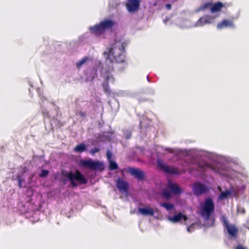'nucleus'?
<instances>
[{"label":"nucleus","instance_id":"obj_1","mask_svg":"<svg viewBox=\"0 0 249 249\" xmlns=\"http://www.w3.org/2000/svg\"><path fill=\"white\" fill-rule=\"evenodd\" d=\"M124 47L122 44L115 43L111 45L104 52L103 55L107 62L108 61L109 66L106 73L104 74L105 81L103 84L105 92L109 93L108 82L111 79H113V76L109 74V72L114 71V64H123L127 65L125 55L124 54Z\"/></svg>","mask_w":249,"mask_h":249},{"label":"nucleus","instance_id":"obj_2","mask_svg":"<svg viewBox=\"0 0 249 249\" xmlns=\"http://www.w3.org/2000/svg\"><path fill=\"white\" fill-rule=\"evenodd\" d=\"M114 25V22L110 19H105L99 24L90 27V32L96 36H100L103 34L105 31L111 29Z\"/></svg>","mask_w":249,"mask_h":249},{"label":"nucleus","instance_id":"obj_3","mask_svg":"<svg viewBox=\"0 0 249 249\" xmlns=\"http://www.w3.org/2000/svg\"><path fill=\"white\" fill-rule=\"evenodd\" d=\"M62 175L63 177L67 178L71 182L72 187H77V184L74 181L76 180L81 184H86L87 180L82 173L78 170L75 171L73 173L72 172H62Z\"/></svg>","mask_w":249,"mask_h":249},{"label":"nucleus","instance_id":"obj_4","mask_svg":"<svg viewBox=\"0 0 249 249\" xmlns=\"http://www.w3.org/2000/svg\"><path fill=\"white\" fill-rule=\"evenodd\" d=\"M214 211V204L211 198H206L204 203L200 205V215L206 220H208L210 218L211 215Z\"/></svg>","mask_w":249,"mask_h":249},{"label":"nucleus","instance_id":"obj_5","mask_svg":"<svg viewBox=\"0 0 249 249\" xmlns=\"http://www.w3.org/2000/svg\"><path fill=\"white\" fill-rule=\"evenodd\" d=\"M80 165L85 168L89 169L91 170H104L103 164L99 161H94L91 159L88 160H81L80 161Z\"/></svg>","mask_w":249,"mask_h":249},{"label":"nucleus","instance_id":"obj_6","mask_svg":"<svg viewBox=\"0 0 249 249\" xmlns=\"http://www.w3.org/2000/svg\"><path fill=\"white\" fill-rule=\"evenodd\" d=\"M210 11L211 13H214L218 12V2L213 3L212 2H206L201 4L195 10L196 13L200 12Z\"/></svg>","mask_w":249,"mask_h":249},{"label":"nucleus","instance_id":"obj_7","mask_svg":"<svg viewBox=\"0 0 249 249\" xmlns=\"http://www.w3.org/2000/svg\"><path fill=\"white\" fill-rule=\"evenodd\" d=\"M192 190L195 196H199L207 193L209 191V188L204 184L196 182L192 186Z\"/></svg>","mask_w":249,"mask_h":249},{"label":"nucleus","instance_id":"obj_8","mask_svg":"<svg viewBox=\"0 0 249 249\" xmlns=\"http://www.w3.org/2000/svg\"><path fill=\"white\" fill-rule=\"evenodd\" d=\"M127 172L140 181H142L145 178V174L139 168L129 167L127 169Z\"/></svg>","mask_w":249,"mask_h":249},{"label":"nucleus","instance_id":"obj_9","mask_svg":"<svg viewBox=\"0 0 249 249\" xmlns=\"http://www.w3.org/2000/svg\"><path fill=\"white\" fill-rule=\"evenodd\" d=\"M158 164L159 166L166 173L173 175H180L181 173L180 170L178 168L170 167L162 162L158 161Z\"/></svg>","mask_w":249,"mask_h":249},{"label":"nucleus","instance_id":"obj_10","mask_svg":"<svg viewBox=\"0 0 249 249\" xmlns=\"http://www.w3.org/2000/svg\"><path fill=\"white\" fill-rule=\"evenodd\" d=\"M215 18V17L210 15H205L199 18L196 22L197 26H202L207 24L212 23Z\"/></svg>","mask_w":249,"mask_h":249},{"label":"nucleus","instance_id":"obj_11","mask_svg":"<svg viewBox=\"0 0 249 249\" xmlns=\"http://www.w3.org/2000/svg\"><path fill=\"white\" fill-rule=\"evenodd\" d=\"M116 186L121 192H127L129 188L128 183L121 178H119L116 181Z\"/></svg>","mask_w":249,"mask_h":249},{"label":"nucleus","instance_id":"obj_12","mask_svg":"<svg viewBox=\"0 0 249 249\" xmlns=\"http://www.w3.org/2000/svg\"><path fill=\"white\" fill-rule=\"evenodd\" d=\"M140 4V0H128L126 6L129 12H134L139 9Z\"/></svg>","mask_w":249,"mask_h":249},{"label":"nucleus","instance_id":"obj_13","mask_svg":"<svg viewBox=\"0 0 249 249\" xmlns=\"http://www.w3.org/2000/svg\"><path fill=\"white\" fill-rule=\"evenodd\" d=\"M169 219L173 223H177L182 220L185 222L188 220V218L186 216L183 215L182 213H179L173 216L170 217Z\"/></svg>","mask_w":249,"mask_h":249},{"label":"nucleus","instance_id":"obj_14","mask_svg":"<svg viewBox=\"0 0 249 249\" xmlns=\"http://www.w3.org/2000/svg\"><path fill=\"white\" fill-rule=\"evenodd\" d=\"M168 186L171 189L172 192L175 195L180 194L181 192V190L179 186L171 182H168Z\"/></svg>","mask_w":249,"mask_h":249},{"label":"nucleus","instance_id":"obj_15","mask_svg":"<svg viewBox=\"0 0 249 249\" xmlns=\"http://www.w3.org/2000/svg\"><path fill=\"white\" fill-rule=\"evenodd\" d=\"M138 212L139 213L143 215H151L153 216L154 214V210L150 207H146L145 208H139Z\"/></svg>","mask_w":249,"mask_h":249},{"label":"nucleus","instance_id":"obj_16","mask_svg":"<svg viewBox=\"0 0 249 249\" xmlns=\"http://www.w3.org/2000/svg\"><path fill=\"white\" fill-rule=\"evenodd\" d=\"M198 166L204 170H206L208 169H210L213 171H217L216 169L212 165L205 162H204L203 163H199Z\"/></svg>","mask_w":249,"mask_h":249},{"label":"nucleus","instance_id":"obj_17","mask_svg":"<svg viewBox=\"0 0 249 249\" xmlns=\"http://www.w3.org/2000/svg\"><path fill=\"white\" fill-rule=\"evenodd\" d=\"M86 150V147L85 144L81 143L77 145L73 148V150L76 152L82 153Z\"/></svg>","mask_w":249,"mask_h":249},{"label":"nucleus","instance_id":"obj_18","mask_svg":"<svg viewBox=\"0 0 249 249\" xmlns=\"http://www.w3.org/2000/svg\"><path fill=\"white\" fill-rule=\"evenodd\" d=\"M160 206L165 208L167 210H172L174 208V205L172 203H161Z\"/></svg>","mask_w":249,"mask_h":249},{"label":"nucleus","instance_id":"obj_19","mask_svg":"<svg viewBox=\"0 0 249 249\" xmlns=\"http://www.w3.org/2000/svg\"><path fill=\"white\" fill-rule=\"evenodd\" d=\"M118 166L117 164L113 161H110L109 164V168L110 170H116L118 169Z\"/></svg>","mask_w":249,"mask_h":249},{"label":"nucleus","instance_id":"obj_20","mask_svg":"<svg viewBox=\"0 0 249 249\" xmlns=\"http://www.w3.org/2000/svg\"><path fill=\"white\" fill-rule=\"evenodd\" d=\"M88 59V57H84L82 59H81L79 61L76 63V67L77 68H80L83 64H84Z\"/></svg>","mask_w":249,"mask_h":249},{"label":"nucleus","instance_id":"obj_21","mask_svg":"<svg viewBox=\"0 0 249 249\" xmlns=\"http://www.w3.org/2000/svg\"><path fill=\"white\" fill-rule=\"evenodd\" d=\"M162 196L167 199H169L171 197V193L168 190H165L162 193Z\"/></svg>","mask_w":249,"mask_h":249},{"label":"nucleus","instance_id":"obj_22","mask_svg":"<svg viewBox=\"0 0 249 249\" xmlns=\"http://www.w3.org/2000/svg\"><path fill=\"white\" fill-rule=\"evenodd\" d=\"M17 180L19 188H21L22 187V182H24V179L22 178L21 176L18 175L17 176Z\"/></svg>","mask_w":249,"mask_h":249},{"label":"nucleus","instance_id":"obj_23","mask_svg":"<svg viewBox=\"0 0 249 249\" xmlns=\"http://www.w3.org/2000/svg\"><path fill=\"white\" fill-rule=\"evenodd\" d=\"M49 172L47 170H42L41 172V173L39 174V177L42 178H44L47 176Z\"/></svg>","mask_w":249,"mask_h":249},{"label":"nucleus","instance_id":"obj_24","mask_svg":"<svg viewBox=\"0 0 249 249\" xmlns=\"http://www.w3.org/2000/svg\"><path fill=\"white\" fill-rule=\"evenodd\" d=\"M100 151V149L99 148H95L91 149L90 153L92 155H94L96 153H97Z\"/></svg>","mask_w":249,"mask_h":249},{"label":"nucleus","instance_id":"obj_25","mask_svg":"<svg viewBox=\"0 0 249 249\" xmlns=\"http://www.w3.org/2000/svg\"><path fill=\"white\" fill-rule=\"evenodd\" d=\"M112 153L110 151H107V157L108 160H111V159L112 158Z\"/></svg>","mask_w":249,"mask_h":249},{"label":"nucleus","instance_id":"obj_26","mask_svg":"<svg viewBox=\"0 0 249 249\" xmlns=\"http://www.w3.org/2000/svg\"><path fill=\"white\" fill-rule=\"evenodd\" d=\"M79 115L81 117H85L86 116V113L83 111H80L79 112Z\"/></svg>","mask_w":249,"mask_h":249},{"label":"nucleus","instance_id":"obj_27","mask_svg":"<svg viewBox=\"0 0 249 249\" xmlns=\"http://www.w3.org/2000/svg\"><path fill=\"white\" fill-rule=\"evenodd\" d=\"M165 6L168 10L171 9L172 7L170 4H167Z\"/></svg>","mask_w":249,"mask_h":249}]
</instances>
